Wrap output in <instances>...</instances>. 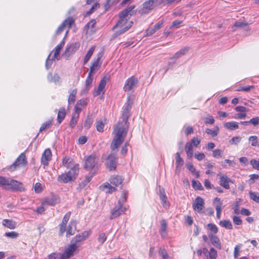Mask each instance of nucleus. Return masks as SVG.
<instances>
[{
	"instance_id": "nucleus-1",
	"label": "nucleus",
	"mask_w": 259,
	"mask_h": 259,
	"mask_svg": "<svg viewBox=\"0 0 259 259\" xmlns=\"http://www.w3.org/2000/svg\"><path fill=\"white\" fill-rule=\"evenodd\" d=\"M127 125L118 122L115 125L113 132L114 137L111 144V149L112 151L117 150V148L123 142L127 133Z\"/></svg>"
},
{
	"instance_id": "nucleus-2",
	"label": "nucleus",
	"mask_w": 259,
	"mask_h": 259,
	"mask_svg": "<svg viewBox=\"0 0 259 259\" xmlns=\"http://www.w3.org/2000/svg\"><path fill=\"white\" fill-rule=\"evenodd\" d=\"M132 8H128L120 13L119 20L113 28L117 35L125 32L132 27L133 23L132 21L128 20V13L132 11Z\"/></svg>"
},
{
	"instance_id": "nucleus-3",
	"label": "nucleus",
	"mask_w": 259,
	"mask_h": 259,
	"mask_svg": "<svg viewBox=\"0 0 259 259\" xmlns=\"http://www.w3.org/2000/svg\"><path fill=\"white\" fill-rule=\"evenodd\" d=\"M70 168L68 171L58 176L57 181L59 182L67 183L76 179L79 172V164H73Z\"/></svg>"
},
{
	"instance_id": "nucleus-4",
	"label": "nucleus",
	"mask_w": 259,
	"mask_h": 259,
	"mask_svg": "<svg viewBox=\"0 0 259 259\" xmlns=\"http://www.w3.org/2000/svg\"><path fill=\"white\" fill-rule=\"evenodd\" d=\"M78 245L76 244H71L65 251L64 253L61 255L57 253H52L49 255V259H64V258H69L73 256V252L78 247Z\"/></svg>"
},
{
	"instance_id": "nucleus-5",
	"label": "nucleus",
	"mask_w": 259,
	"mask_h": 259,
	"mask_svg": "<svg viewBox=\"0 0 259 259\" xmlns=\"http://www.w3.org/2000/svg\"><path fill=\"white\" fill-rule=\"evenodd\" d=\"M98 160L99 158L96 154H91L86 159L84 168L88 170L96 168L98 162Z\"/></svg>"
},
{
	"instance_id": "nucleus-6",
	"label": "nucleus",
	"mask_w": 259,
	"mask_h": 259,
	"mask_svg": "<svg viewBox=\"0 0 259 259\" xmlns=\"http://www.w3.org/2000/svg\"><path fill=\"white\" fill-rule=\"evenodd\" d=\"M138 83V78L133 76L125 81L123 90L125 92L134 91L137 87Z\"/></svg>"
},
{
	"instance_id": "nucleus-7",
	"label": "nucleus",
	"mask_w": 259,
	"mask_h": 259,
	"mask_svg": "<svg viewBox=\"0 0 259 259\" xmlns=\"http://www.w3.org/2000/svg\"><path fill=\"white\" fill-rule=\"evenodd\" d=\"M7 189L12 191H24L25 190L22 183L11 178H10Z\"/></svg>"
},
{
	"instance_id": "nucleus-8",
	"label": "nucleus",
	"mask_w": 259,
	"mask_h": 259,
	"mask_svg": "<svg viewBox=\"0 0 259 259\" xmlns=\"http://www.w3.org/2000/svg\"><path fill=\"white\" fill-rule=\"evenodd\" d=\"M133 105V102L128 99L125 104L124 108L122 114V120L120 121V123L127 124V121L130 116V111Z\"/></svg>"
},
{
	"instance_id": "nucleus-9",
	"label": "nucleus",
	"mask_w": 259,
	"mask_h": 259,
	"mask_svg": "<svg viewBox=\"0 0 259 259\" xmlns=\"http://www.w3.org/2000/svg\"><path fill=\"white\" fill-rule=\"evenodd\" d=\"M27 163V162L25 155L23 153H22L17 158L15 162L10 166L9 169L11 171H13L16 169L17 166L20 167L22 166H25Z\"/></svg>"
},
{
	"instance_id": "nucleus-10",
	"label": "nucleus",
	"mask_w": 259,
	"mask_h": 259,
	"mask_svg": "<svg viewBox=\"0 0 259 259\" xmlns=\"http://www.w3.org/2000/svg\"><path fill=\"white\" fill-rule=\"evenodd\" d=\"M103 56L102 52H100L98 54L96 58L94 59L92 63V65L90 67V72L92 74L98 71L101 66V63H100V59Z\"/></svg>"
},
{
	"instance_id": "nucleus-11",
	"label": "nucleus",
	"mask_w": 259,
	"mask_h": 259,
	"mask_svg": "<svg viewBox=\"0 0 259 259\" xmlns=\"http://www.w3.org/2000/svg\"><path fill=\"white\" fill-rule=\"evenodd\" d=\"M204 202L203 199L198 196L193 203V208L195 211L198 213H202L204 208Z\"/></svg>"
},
{
	"instance_id": "nucleus-12",
	"label": "nucleus",
	"mask_w": 259,
	"mask_h": 259,
	"mask_svg": "<svg viewBox=\"0 0 259 259\" xmlns=\"http://www.w3.org/2000/svg\"><path fill=\"white\" fill-rule=\"evenodd\" d=\"M218 176L220 179V185L225 189H229L230 188L229 183H233L232 181L226 175L219 174Z\"/></svg>"
},
{
	"instance_id": "nucleus-13",
	"label": "nucleus",
	"mask_w": 259,
	"mask_h": 259,
	"mask_svg": "<svg viewBox=\"0 0 259 259\" xmlns=\"http://www.w3.org/2000/svg\"><path fill=\"white\" fill-rule=\"evenodd\" d=\"M110 76L109 74H106L104 77L101 79L100 83L99 85L98 89L95 91L94 96H97L103 92L107 81L110 79Z\"/></svg>"
},
{
	"instance_id": "nucleus-14",
	"label": "nucleus",
	"mask_w": 259,
	"mask_h": 259,
	"mask_svg": "<svg viewBox=\"0 0 259 259\" xmlns=\"http://www.w3.org/2000/svg\"><path fill=\"white\" fill-rule=\"evenodd\" d=\"M52 152L51 150L48 148L46 149L42 154L41 158V163L45 166L49 164V162L52 159Z\"/></svg>"
},
{
	"instance_id": "nucleus-15",
	"label": "nucleus",
	"mask_w": 259,
	"mask_h": 259,
	"mask_svg": "<svg viewBox=\"0 0 259 259\" xmlns=\"http://www.w3.org/2000/svg\"><path fill=\"white\" fill-rule=\"evenodd\" d=\"M107 165L110 170H114L116 168L117 159L116 157L113 154H110L107 158Z\"/></svg>"
},
{
	"instance_id": "nucleus-16",
	"label": "nucleus",
	"mask_w": 259,
	"mask_h": 259,
	"mask_svg": "<svg viewBox=\"0 0 259 259\" xmlns=\"http://www.w3.org/2000/svg\"><path fill=\"white\" fill-rule=\"evenodd\" d=\"M126 211V208L119 205L116 206L112 210L110 220L116 218Z\"/></svg>"
},
{
	"instance_id": "nucleus-17",
	"label": "nucleus",
	"mask_w": 259,
	"mask_h": 259,
	"mask_svg": "<svg viewBox=\"0 0 259 259\" xmlns=\"http://www.w3.org/2000/svg\"><path fill=\"white\" fill-rule=\"evenodd\" d=\"M213 203L215 205V208L217 211V219H220L221 218V215L222 210V201L220 198L216 197L214 199Z\"/></svg>"
},
{
	"instance_id": "nucleus-18",
	"label": "nucleus",
	"mask_w": 259,
	"mask_h": 259,
	"mask_svg": "<svg viewBox=\"0 0 259 259\" xmlns=\"http://www.w3.org/2000/svg\"><path fill=\"white\" fill-rule=\"evenodd\" d=\"M60 202L59 198L56 195H52L50 197L46 198L42 202V205H55Z\"/></svg>"
},
{
	"instance_id": "nucleus-19",
	"label": "nucleus",
	"mask_w": 259,
	"mask_h": 259,
	"mask_svg": "<svg viewBox=\"0 0 259 259\" xmlns=\"http://www.w3.org/2000/svg\"><path fill=\"white\" fill-rule=\"evenodd\" d=\"M70 212H68L64 217L62 223L60 225V231L59 233L60 235H62L64 232L66 231V224L69 220L70 217Z\"/></svg>"
},
{
	"instance_id": "nucleus-20",
	"label": "nucleus",
	"mask_w": 259,
	"mask_h": 259,
	"mask_svg": "<svg viewBox=\"0 0 259 259\" xmlns=\"http://www.w3.org/2000/svg\"><path fill=\"white\" fill-rule=\"evenodd\" d=\"M159 197L162 206L165 208H168L169 207V203L167 201V196L163 188L159 189Z\"/></svg>"
},
{
	"instance_id": "nucleus-21",
	"label": "nucleus",
	"mask_w": 259,
	"mask_h": 259,
	"mask_svg": "<svg viewBox=\"0 0 259 259\" xmlns=\"http://www.w3.org/2000/svg\"><path fill=\"white\" fill-rule=\"evenodd\" d=\"M79 46V45L78 43L71 44L66 48L64 54L68 57L70 56L78 50Z\"/></svg>"
},
{
	"instance_id": "nucleus-22",
	"label": "nucleus",
	"mask_w": 259,
	"mask_h": 259,
	"mask_svg": "<svg viewBox=\"0 0 259 259\" xmlns=\"http://www.w3.org/2000/svg\"><path fill=\"white\" fill-rule=\"evenodd\" d=\"M208 238L210 239L211 244L217 248L221 249L222 248L221 243L220 239L212 233L208 234Z\"/></svg>"
},
{
	"instance_id": "nucleus-23",
	"label": "nucleus",
	"mask_w": 259,
	"mask_h": 259,
	"mask_svg": "<svg viewBox=\"0 0 259 259\" xmlns=\"http://www.w3.org/2000/svg\"><path fill=\"white\" fill-rule=\"evenodd\" d=\"M176 166L175 172H176V174H179V172L181 171V167L184 164V160L181 157L180 154L179 152H177L176 153Z\"/></svg>"
},
{
	"instance_id": "nucleus-24",
	"label": "nucleus",
	"mask_w": 259,
	"mask_h": 259,
	"mask_svg": "<svg viewBox=\"0 0 259 259\" xmlns=\"http://www.w3.org/2000/svg\"><path fill=\"white\" fill-rule=\"evenodd\" d=\"M154 1L153 0H148L147 1H146L143 4V7L142 9V13H147L150 10L153 9L154 7Z\"/></svg>"
},
{
	"instance_id": "nucleus-25",
	"label": "nucleus",
	"mask_w": 259,
	"mask_h": 259,
	"mask_svg": "<svg viewBox=\"0 0 259 259\" xmlns=\"http://www.w3.org/2000/svg\"><path fill=\"white\" fill-rule=\"evenodd\" d=\"M2 225L5 227H7L10 229L13 230L16 228L17 223L10 219H4L2 221Z\"/></svg>"
},
{
	"instance_id": "nucleus-26",
	"label": "nucleus",
	"mask_w": 259,
	"mask_h": 259,
	"mask_svg": "<svg viewBox=\"0 0 259 259\" xmlns=\"http://www.w3.org/2000/svg\"><path fill=\"white\" fill-rule=\"evenodd\" d=\"M64 41L62 40L58 45H57L54 50L50 53L52 54L54 52V57L53 58L57 59L58 60H60V57L59 55L60 51L63 47L64 45Z\"/></svg>"
},
{
	"instance_id": "nucleus-27",
	"label": "nucleus",
	"mask_w": 259,
	"mask_h": 259,
	"mask_svg": "<svg viewBox=\"0 0 259 259\" xmlns=\"http://www.w3.org/2000/svg\"><path fill=\"white\" fill-rule=\"evenodd\" d=\"M163 22L159 21L156 23L153 27V28H149L147 30V34L148 35H151L154 33L157 30L159 29L162 26Z\"/></svg>"
},
{
	"instance_id": "nucleus-28",
	"label": "nucleus",
	"mask_w": 259,
	"mask_h": 259,
	"mask_svg": "<svg viewBox=\"0 0 259 259\" xmlns=\"http://www.w3.org/2000/svg\"><path fill=\"white\" fill-rule=\"evenodd\" d=\"M88 235L89 233L87 232H84L82 234L76 236L73 239V241H74L75 242L73 244L78 245V243L82 240H85L88 238Z\"/></svg>"
},
{
	"instance_id": "nucleus-29",
	"label": "nucleus",
	"mask_w": 259,
	"mask_h": 259,
	"mask_svg": "<svg viewBox=\"0 0 259 259\" xmlns=\"http://www.w3.org/2000/svg\"><path fill=\"white\" fill-rule=\"evenodd\" d=\"M66 116V111L64 108H61L58 113L57 121L60 124L64 120Z\"/></svg>"
},
{
	"instance_id": "nucleus-30",
	"label": "nucleus",
	"mask_w": 259,
	"mask_h": 259,
	"mask_svg": "<svg viewBox=\"0 0 259 259\" xmlns=\"http://www.w3.org/2000/svg\"><path fill=\"white\" fill-rule=\"evenodd\" d=\"M101 188L106 193H112V192L115 191L116 190V188L115 187H112L108 183H106L104 184L103 185L101 186Z\"/></svg>"
},
{
	"instance_id": "nucleus-31",
	"label": "nucleus",
	"mask_w": 259,
	"mask_h": 259,
	"mask_svg": "<svg viewBox=\"0 0 259 259\" xmlns=\"http://www.w3.org/2000/svg\"><path fill=\"white\" fill-rule=\"evenodd\" d=\"M185 147L187 157L189 158H191L193 154V145L192 143L188 142L186 143Z\"/></svg>"
},
{
	"instance_id": "nucleus-32",
	"label": "nucleus",
	"mask_w": 259,
	"mask_h": 259,
	"mask_svg": "<svg viewBox=\"0 0 259 259\" xmlns=\"http://www.w3.org/2000/svg\"><path fill=\"white\" fill-rule=\"evenodd\" d=\"M224 125L225 127L230 130H235L239 128L238 123L235 121L226 122Z\"/></svg>"
},
{
	"instance_id": "nucleus-33",
	"label": "nucleus",
	"mask_w": 259,
	"mask_h": 259,
	"mask_svg": "<svg viewBox=\"0 0 259 259\" xmlns=\"http://www.w3.org/2000/svg\"><path fill=\"white\" fill-rule=\"evenodd\" d=\"M110 182L111 184L115 185V186H117L122 183V179L121 177L119 176H115L110 178Z\"/></svg>"
},
{
	"instance_id": "nucleus-34",
	"label": "nucleus",
	"mask_w": 259,
	"mask_h": 259,
	"mask_svg": "<svg viewBox=\"0 0 259 259\" xmlns=\"http://www.w3.org/2000/svg\"><path fill=\"white\" fill-rule=\"evenodd\" d=\"M67 233L66 236L69 237L75 233V224L73 222H70L69 226L68 227L67 230L66 229Z\"/></svg>"
},
{
	"instance_id": "nucleus-35",
	"label": "nucleus",
	"mask_w": 259,
	"mask_h": 259,
	"mask_svg": "<svg viewBox=\"0 0 259 259\" xmlns=\"http://www.w3.org/2000/svg\"><path fill=\"white\" fill-rule=\"evenodd\" d=\"M106 123L105 119L99 120L96 122V128L97 130L100 133H102L104 131V125Z\"/></svg>"
},
{
	"instance_id": "nucleus-36",
	"label": "nucleus",
	"mask_w": 259,
	"mask_h": 259,
	"mask_svg": "<svg viewBox=\"0 0 259 259\" xmlns=\"http://www.w3.org/2000/svg\"><path fill=\"white\" fill-rule=\"evenodd\" d=\"M167 223L165 220H163L161 221L160 234L162 237H165L167 235L166 232Z\"/></svg>"
},
{
	"instance_id": "nucleus-37",
	"label": "nucleus",
	"mask_w": 259,
	"mask_h": 259,
	"mask_svg": "<svg viewBox=\"0 0 259 259\" xmlns=\"http://www.w3.org/2000/svg\"><path fill=\"white\" fill-rule=\"evenodd\" d=\"M95 49V46H92L88 51L83 60V64H87L91 58Z\"/></svg>"
},
{
	"instance_id": "nucleus-38",
	"label": "nucleus",
	"mask_w": 259,
	"mask_h": 259,
	"mask_svg": "<svg viewBox=\"0 0 259 259\" xmlns=\"http://www.w3.org/2000/svg\"><path fill=\"white\" fill-rule=\"evenodd\" d=\"M77 92L76 89L71 91L68 99V103L69 104H72L75 102Z\"/></svg>"
},
{
	"instance_id": "nucleus-39",
	"label": "nucleus",
	"mask_w": 259,
	"mask_h": 259,
	"mask_svg": "<svg viewBox=\"0 0 259 259\" xmlns=\"http://www.w3.org/2000/svg\"><path fill=\"white\" fill-rule=\"evenodd\" d=\"M219 224L222 227H224L226 229H230V230L233 229V226H232V223L230 220H226L221 221L220 222Z\"/></svg>"
},
{
	"instance_id": "nucleus-40",
	"label": "nucleus",
	"mask_w": 259,
	"mask_h": 259,
	"mask_svg": "<svg viewBox=\"0 0 259 259\" xmlns=\"http://www.w3.org/2000/svg\"><path fill=\"white\" fill-rule=\"evenodd\" d=\"M94 174L90 173L88 175L85 179L80 184V187L81 188L84 187L91 180Z\"/></svg>"
},
{
	"instance_id": "nucleus-41",
	"label": "nucleus",
	"mask_w": 259,
	"mask_h": 259,
	"mask_svg": "<svg viewBox=\"0 0 259 259\" xmlns=\"http://www.w3.org/2000/svg\"><path fill=\"white\" fill-rule=\"evenodd\" d=\"M48 79L51 82H54L57 83L60 81V78L57 74H54V76L52 73H49L48 75Z\"/></svg>"
},
{
	"instance_id": "nucleus-42",
	"label": "nucleus",
	"mask_w": 259,
	"mask_h": 259,
	"mask_svg": "<svg viewBox=\"0 0 259 259\" xmlns=\"http://www.w3.org/2000/svg\"><path fill=\"white\" fill-rule=\"evenodd\" d=\"M93 74L89 73L88 74V76L87 77L85 80V86L87 89V91H85L86 92H87L89 89H90V86L93 82Z\"/></svg>"
},
{
	"instance_id": "nucleus-43",
	"label": "nucleus",
	"mask_w": 259,
	"mask_h": 259,
	"mask_svg": "<svg viewBox=\"0 0 259 259\" xmlns=\"http://www.w3.org/2000/svg\"><path fill=\"white\" fill-rule=\"evenodd\" d=\"M244 27H247V23L242 21H241V20H239V21H237L235 23V24L233 27V29L235 30L236 29V28H244Z\"/></svg>"
},
{
	"instance_id": "nucleus-44",
	"label": "nucleus",
	"mask_w": 259,
	"mask_h": 259,
	"mask_svg": "<svg viewBox=\"0 0 259 259\" xmlns=\"http://www.w3.org/2000/svg\"><path fill=\"white\" fill-rule=\"evenodd\" d=\"M62 164L64 166L68 168H71L73 166V165L74 164L72 163V160L70 158L65 157L63 159Z\"/></svg>"
},
{
	"instance_id": "nucleus-45",
	"label": "nucleus",
	"mask_w": 259,
	"mask_h": 259,
	"mask_svg": "<svg viewBox=\"0 0 259 259\" xmlns=\"http://www.w3.org/2000/svg\"><path fill=\"white\" fill-rule=\"evenodd\" d=\"M258 137L256 136H250L248 140L251 142V146L253 147H259V142L258 141Z\"/></svg>"
},
{
	"instance_id": "nucleus-46",
	"label": "nucleus",
	"mask_w": 259,
	"mask_h": 259,
	"mask_svg": "<svg viewBox=\"0 0 259 259\" xmlns=\"http://www.w3.org/2000/svg\"><path fill=\"white\" fill-rule=\"evenodd\" d=\"M207 229L210 231V233L216 234L218 232V229L217 226L213 224H208L207 225Z\"/></svg>"
},
{
	"instance_id": "nucleus-47",
	"label": "nucleus",
	"mask_w": 259,
	"mask_h": 259,
	"mask_svg": "<svg viewBox=\"0 0 259 259\" xmlns=\"http://www.w3.org/2000/svg\"><path fill=\"white\" fill-rule=\"evenodd\" d=\"M79 118V115L77 113H73L70 122V126L72 128L76 124Z\"/></svg>"
},
{
	"instance_id": "nucleus-48",
	"label": "nucleus",
	"mask_w": 259,
	"mask_h": 259,
	"mask_svg": "<svg viewBox=\"0 0 259 259\" xmlns=\"http://www.w3.org/2000/svg\"><path fill=\"white\" fill-rule=\"evenodd\" d=\"M188 49L187 48H185L180 50L179 51L177 52L174 55L173 57L172 58H171V59H174L175 60H176V59H178L181 56H182V55H184L185 54V53L188 51Z\"/></svg>"
},
{
	"instance_id": "nucleus-49",
	"label": "nucleus",
	"mask_w": 259,
	"mask_h": 259,
	"mask_svg": "<svg viewBox=\"0 0 259 259\" xmlns=\"http://www.w3.org/2000/svg\"><path fill=\"white\" fill-rule=\"evenodd\" d=\"M74 20L72 18L68 17L67 19L65 20L62 23L63 25L65 27H67L68 28L71 27V25L74 23Z\"/></svg>"
},
{
	"instance_id": "nucleus-50",
	"label": "nucleus",
	"mask_w": 259,
	"mask_h": 259,
	"mask_svg": "<svg viewBox=\"0 0 259 259\" xmlns=\"http://www.w3.org/2000/svg\"><path fill=\"white\" fill-rule=\"evenodd\" d=\"M249 195L251 199L257 203H259V194L258 193L250 191Z\"/></svg>"
},
{
	"instance_id": "nucleus-51",
	"label": "nucleus",
	"mask_w": 259,
	"mask_h": 259,
	"mask_svg": "<svg viewBox=\"0 0 259 259\" xmlns=\"http://www.w3.org/2000/svg\"><path fill=\"white\" fill-rule=\"evenodd\" d=\"M93 122V120L92 117V116L88 115L85 119V120L84 127L87 129L89 128L91 126V125L92 124Z\"/></svg>"
},
{
	"instance_id": "nucleus-52",
	"label": "nucleus",
	"mask_w": 259,
	"mask_h": 259,
	"mask_svg": "<svg viewBox=\"0 0 259 259\" xmlns=\"http://www.w3.org/2000/svg\"><path fill=\"white\" fill-rule=\"evenodd\" d=\"M4 236L11 239H16L19 236V233L15 231H12L5 233Z\"/></svg>"
},
{
	"instance_id": "nucleus-53",
	"label": "nucleus",
	"mask_w": 259,
	"mask_h": 259,
	"mask_svg": "<svg viewBox=\"0 0 259 259\" xmlns=\"http://www.w3.org/2000/svg\"><path fill=\"white\" fill-rule=\"evenodd\" d=\"M10 178L0 176V186L7 187Z\"/></svg>"
},
{
	"instance_id": "nucleus-54",
	"label": "nucleus",
	"mask_w": 259,
	"mask_h": 259,
	"mask_svg": "<svg viewBox=\"0 0 259 259\" xmlns=\"http://www.w3.org/2000/svg\"><path fill=\"white\" fill-rule=\"evenodd\" d=\"M250 163L254 169L259 170V161L258 160L252 159L250 160Z\"/></svg>"
},
{
	"instance_id": "nucleus-55",
	"label": "nucleus",
	"mask_w": 259,
	"mask_h": 259,
	"mask_svg": "<svg viewBox=\"0 0 259 259\" xmlns=\"http://www.w3.org/2000/svg\"><path fill=\"white\" fill-rule=\"evenodd\" d=\"M126 194L125 192L122 194V195L121 196L120 198L118 200V205H119L120 206H122L123 204L125 202L126 200Z\"/></svg>"
},
{
	"instance_id": "nucleus-56",
	"label": "nucleus",
	"mask_w": 259,
	"mask_h": 259,
	"mask_svg": "<svg viewBox=\"0 0 259 259\" xmlns=\"http://www.w3.org/2000/svg\"><path fill=\"white\" fill-rule=\"evenodd\" d=\"M107 237L104 233L100 234L98 237V241L101 245L103 244L106 240Z\"/></svg>"
},
{
	"instance_id": "nucleus-57",
	"label": "nucleus",
	"mask_w": 259,
	"mask_h": 259,
	"mask_svg": "<svg viewBox=\"0 0 259 259\" xmlns=\"http://www.w3.org/2000/svg\"><path fill=\"white\" fill-rule=\"evenodd\" d=\"M222 151L221 149H215L212 151V156L214 158H218L222 157Z\"/></svg>"
},
{
	"instance_id": "nucleus-58",
	"label": "nucleus",
	"mask_w": 259,
	"mask_h": 259,
	"mask_svg": "<svg viewBox=\"0 0 259 259\" xmlns=\"http://www.w3.org/2000/svg\"><path fill=\"white\" fill-rule=\"evenodd\" d=\"M204 120L206 124H212L214 122V119L211 115H208L207 117L204 118Z\"/></svg>"
},
{
	"instance_id": "nucleus-59",
	"label": "nucleus",
	"mask_w": 259,
	"mask_h": 259,
	"mask_svg": "<svg viewBox=\"0 0 259 259\" xmlns=\"http://www.w3.org/2000/svg\"><path fill=\"white\" fill-rule=\"evenodd\" d=\"M51 122L52 121L51 120H49V121H48L42 124V125L40 126L39 131L42 132V131L48 128L51 124Z\"/></svg>"
},
{
	"instance_id": "nucleus-60",
	"label": "nucleus",
	"mask_w": 259,
	"mask_h": 259,
	"mask_svg": "<svg viewBox=\"0 0 259 259\" xmlns=\"http://www.w3.org/2000/svg\"><path fill=\"white\" fill-rule=\"evenodd\" d=\"M192 186L194 189H197V190H201L202 189V185L199 181L193 180Z\"/></svg>"
},
{
	"instance_id": "nucleus-61",
	"label": "nucleus",
	"mask_w": 259,
	"mask_h": 259,
	"mask_svg": "<svg viewBox=\"0 0 259 259\" xmlns=\"http://www.w3.org/2000/svg\"><path fill=\"white\" fill-rule=\"evenodd\" d=\"M210 259H215L217 257V252L213 248H211L209 251Z\"/></svg>"
},
{
	"instance_id": "nucleus-62",
	"label": "nucleus",
	"mask_w": 259,
	"mask_h": 259,
	"mask_svg": "<svg viewBox=\"0 0 259 259\" xmlns=\"http://www.w3.org/2000/svg\"><path fill=\"white\" fill-rule=\"evenodd\" d=\"M248 123L253 124L254 126H256L259 125V117H255L251 118L248 121Z\"/></svg>"
},
{
	"instance_id": "nucleus-63",
	"label": "nucleus",
	"mask_w": 259,
	"mask_h": 259,
	"mask_svg": "<svg viewBox=\"0 0 259 259\" xmlns=\"http://www.w3.org/2000/svg\"><path fill=\"white\" fill-rule=\"evenodd\" d=\"M96 23L95 20L93 19L88 22L85 26V29H88L90 28L93 29Z\"/></svg>"
},
{
	"instance_id": "nucleus-64",
	"label": "nucleus",
	"mask_w": 259,
	"mask_h": 259,
	"mask_svg": "<svg viewBox=\"0 0 259 259\" xmlns=\"http://www.w3.org/2000/svg\"><path fill=\"white\" fill-rule=\"evenodd\" d=\"M241 138L240 137H234L229 141L231 144H237L241 141Z\"/></svg>"
}]
</instances>
